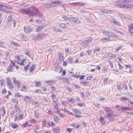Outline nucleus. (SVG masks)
Instances as JSON below:
<instances>
[{"label":"nucleus","instance_id":"nucleus-1","mask_svg":"<svg viewBox=\"0 0 133 133\" xmlns=\"http://www.w3.org/2000/svg\"><path fill=\"white\" fill-rule=\"evenodd\" d=\"M68 19L70 22H72L76 24H80V21L77 18L74 17H70L68 18Z\"/></svg>","mask_w":133,"mask_h":133},{"label":"nucleus","instance_id":"nucleus-2","mask_svg":"<svg viewBox=\"0 0 133 133\" xmlns=\"http://www.w3.org/2000/svg\"><path fill=\"white\" fill-rule=\"evenodd\" d=\"M46 35L43 33H38L34 37V38L36 39H43L46 36Z\"/></svg>","mask_w":133,"mask_h":133},{"label":"nucleus","instance_id":"nucleus-3","mask_svg":"<svg viewBox=\"0 0 133 133\" xmlns=\"http://www.w3.org/2000/svg\"><path fill=\"white\" fill-rule=\"evenodd\" d=\"M24 31L26 33H29L32 31L30 27L29 26H27L24 27Z\"/></svg>","mask_w":133,"mask_h":133},{"label":"nucleus","instance_id":"nucleus-4","mask_svg":"<svg viewBox=\"0 0 133 133\" xmlns=\"http://www.w3.org/2000/svg\"><path fill=\"white\" fill-rule=\"evenodd\" d=\"M46 24L38 26L36 28V31L37 32H39L42 30L43 28L46 27Z\"/></svg>","mask_w":133,"mask_h":133},{"label":"nucleus","instance_id":"nucleus-5","mask_svg":"<svg viewBox=\"0 0 133 133\" xmlns=\"http://www.w3.org/2000/svg\"><path fill=\"white\" fill-rule=\"evenodd\" d=\"M128 31L130 34L133 35V24H131L129 26Z\"/></svg>","mask_w":133,"mask_h":133},{"label":"nucleus","instance_id":"nucleus-6","mask_svg":"<svg viewBox=\"0 0 133 133\" xmlns=\"http://www.w3.org/2000/svg\"><path fill=\"white\" fill-rule=\"evenodd\" d=\"M61 3L62 2L61 1H56L55 0L54 1H52L50 3L48 4L50 5H52L53 6H55L54 5V4H58Z\"/></svg>","mask_w":133,"mask_h":133},{"label":"nucleus","instance_id":"nucleus-7","mask_svg":"<svg viewBox=\"0 0 133 133\" xmlns=\"http://www.w3.org/2000/svg\"><path fill=\"white\" fill-rule=\"evenodd\" d=\"M93 40V38H90L89 39H88L84 41L83 43V44H88L90 43Z\"/></svg>","mask_w":133,"mask_h":133},{"label":"nucleus","instance_id":"nucleus-8","mask_svg":"<svg viewBox=\"0 0 133 133\" xmlns=\"http://www.w3.org/2000/svg\"><path fill=\"white\" fill-rule=\"evenodd\" d=\"M61 110L63 111L64 112L67 113V114H70V115H73L72 113L70 112V111L68 110L67 109H65V108L63 109H62Z\"/></svg>","mask_w":133,"mask_h":133},{"label":"nucleus","instance_id":"nucleus-9","mask_svg":"<svg viewBox=\"0 0 133 133\" xmlns=\"http://www.w3.org/2000/svg\"><path fill=\"white\" fill-rule=\"evenodd\" d=\"M133 1V0H121L118 1V3H128Z\"/></svg>","mask_w":133,"mask_h":133},{"label":"nucleus","instance_id":"nucleus-10","mask_svg":"<svg viewBox=\"0 0 133 133\" xmlns=\"http://www.w3.org/2000/svg\"><path fill=\"white\" fill-rule=\"evenodd\" d=\"M19 11L22 14H27L28 13V11L25 9H23L19 10Z\"/></svg>","mask_w":133,"mask_h":133},{"label":"nucleus","instance_id":"nucleus-11","mask_svg":"<svg viewBox=\"0 0 133 133\" xmlns=\"http://www.w3.org/2000/svg\"><path fill=\"white\" fill-rule=\"evenodd\" d=\"M13 70V66L12 65L10 64L7 69V72H12Z\"/></svg>","mask_w":133,"mask_h":133},{"label":"nucleus","instance_id":"nucleus-12","mask_svg":"<svg viewBox=\"0 0 133 133\" xmlns=\"http://www.w3.org/2000/svg\"><path fill=\"white\" fill-rule=\"evenodd\" d=\"M68 101L70 103H73L75 102V101L74 99L71 98H67Z\"/></svg>","mask_w":133,"mask_h":133},{"label":"nucleus","instance_id":"nucleus-13","mask_svg":"<svg viewBox=\"0 0 133 133\" xmlns=\"http://www.w3.org/2000/svg\"><path fill=\"white\" fill-rule=\"evenodd\" d=\"M100 41L102 42L105 41L106 42H108L110 41V38L109 37L107 38H103L101 39H100Z\"/></svg>","mask_w":133,"mask_h":133},{"label":"nucleus","instance_id":"nucleus-14","mask_svg":"<svg viewBox=\"0 0 133 133\" xmlns=\"http://www.w3.org/2000/svg\"><path fill=\"white\" fill-rule=\"evenodd\" d=\"M102 32L104 34H105L108 36L110 37V33L106 31L103 30L102 31Z\"/></svg>","mask_w":133,"mask_h":133},{"label":"nucleus","instance_id":"nucleus-15","mask_svg":"<svg viewBox=\"0 0 133 133\" xmlns=\"http://www.w3.org/2000/svg\"><path fill=\"white\" fill-rule=\"evenodd\" d=\"M120 100L121 101H129V99L125 96L121 97L120 98Z\"/></svg>","mask_w":133,"mask_h":133},{"label":"nucleus","instance_id":"nucleus-16","mask_svg":"<svg viewBox=\"0 0 133 133\" xmlns=\"http://www.w3.org/2000/svg\"><path fill=\"white\" fill-rule=\"evenodd\" d=\"M104 110L107 113L112 112V111L109 108H104Z\"/></svg>","mask_w":133,"mask_h":133},{"label":"nucleus","instance_id":"nucleus-17","mask_svg":"<svg viewBox=\"0 0 133 133\" xmlns=\"http://www.w3.org/2000/svg\"><path fill=\"white\" fill-rule=\"evenodd\" d=\"M72 110L73 111L76 113L77 115H79L80 114L81 112L80 111H79L75 108L72 109Z\"/></svg>","mask_w":133,"mask_h":133},{"label":"nucleus","instance_id":"nucleus-18","mask_svg":"<svg viewBox=\"0 0 133 133\" xmlns=\"http://www.w3.org/2000/svg\"><path fill=\"white\" fill-rule=\"evenodd\" d=\"M34 113L35 116L36 118H39L40 116L39 115V114L36 111H35L34 112Z\"/></svg>","mask_w":133,"mask_h":133},{"label":"nucleus","instance_id":"nucleus-19","mask_svg":"<svg viewBox=\"0 0 133 133\" xmlns=\"http://www.w3.org/2000/svg\"><path fill=\"white\" fill-rule=\"evenodd\" d=\"M15 84L17 85L18 89H19L20 88L21 84L19 80H17V82L15 83Z\"/></svg>","mask_w":133,"mask_h":133},{"label":"nucleus","instance_id":"nucleus-20","mask_svg":"<svg viewBox=\"0 0 133 133\" xmlns=\"http://www.w3.org/2000/svg\"><path fill=\"white\" fill-rule=\"evenodd\" d=\"M25 52L26 54L29 56H31L30 54V53L29 50L27 49H26L25 50Z\"/></svg>","mask_w":133,"mask_h":133},{"label":"nucleus","instance_id":"nucleus-21","mask_svg":"<svg viewBox=\"0 0 133 133\" xmlns=\"http://www.w3.org/2000/svg\"><path fill=\"white\" fill-rule=\"evenodd\" d=\"M59 26H61V27L64 28H66V26L65 24L63 23H61L59 24Z\"/></svg>","mask_w":133,"mask_h":133},{"label":"nucleus","instance_id":"nucleus-22","mask_svg":"<svg viewBox=\"0 0 133 133\" xmlns=\"http://www.w3.org/2000/svg\"><path fill=\"white\" fill-rule=\"evenodd\" d=\"M81 83L84 86H88L89 84V82L88 81H83V82H81Z\"/></svg>","mask_w":133,"mask_h":133},{"label":"nucleus","instance_id":"nucleus-23","mask_svg":"<svg viewBox=\"0 0 133 133\" xmlns=\"http://www.w3.org/2000/svg\"><path fill=\"white\" fill-rule=\"evenodd\" d=\"M56 96L55 93L52 92L51 93V98L52 99L54 100L56 99Z\"/></svg>","mask_w":133,"mask_h":133},{"label":"nucleus","instance_id":"nucleus-24","mask_svg":"<svg viewBox=\"0 0 133 133\" xmlns=\"http://www.w3.org/2000/svg\"><path fill=\"white\" fill-rule=\"evenodd\" d=\"M32 104L34 105H36L37 107H38L39 106L38 103L36 101H34L32 102Z\"/></svg>","mask_w":133,"mask_h":133},{"label":"nucleus","instance_id":"nucleus-25","mask_svg":"<svg viewBox=\"0 0 133 133\" xmlns=\"http://www.w3.org/2000/svg\"><path fill=\"white\" fill-rule=\"evenodd\" d=\"M27 90V87L25 85H23L21 88V90L23 91H25Z\"/></svg>","mask_w":133,"mask_h":133},{"label":"nucleus","instance_id":"nucleus-26","mask_svg":"<svg viewBox=\"0 0 133 133\" xmlns=\"http://www.w3.org/2000/svg\"><path fill=\"white\" fill-rule=\"evenodd\" d=\"M63 77V78L61 77V78L63 79L64 82L67 83H69V79L68 78L65 77Z\"/></svg>","mask_w":133,"mask_h":133},{"label":"nucleus","instance_id":"nucleus-27","mask_svg":"<svg viewBox=\"0 0 133 133\" xmlns=\"http://www.w3.org/2000/svg\"><path fill=\"white\" fill-rule=\"evenodd\" d=\"M11 126L12 128L15 129L17 127V125L16 124H12L11 125Z\"/></svg>","mask_w":133,"mask_h":133},{"label":"nucleus","instance_id":"nucleus-28","mask_svg":"<svg viewBox=\"0 0 133 133\" xmlns=\"http://www.w3.org/2000/svg\"><path fill=\"white\" fill-rule=\"evenodd\" d=\"M11 101L14 103H16L17 104H18V101L17 99L16 98H13L12 99Z\"/></svg>","mask_w":133,"mask_h":133},{"label":"nucleus","instance_id":"nucleus-29","mask_svg":"<svg viewBox=\"0 0 133 133\" xmlns=\"http://www.w3.org/2000/svg\"><path fill=\"white\" fill-rule=\"evenodd\" d=\"M116 5V6H117V7H119L120 8H128V7H126V6L125 5H124L123 6H122V5Z\"/></svg>","mask_w":133,"mask_h":133},{"label":"nucleus","instance_id":"nucleus-30","mask_svg":"<svg viewBox=\"0 0 133 133\" xmlns=\"http://www.w3.org/2000/svg\"><path fill=\"white\" fill-rule=\"evenodd\" d=\"M53 117L54 121L56 123L57 122L58 119L56 116L55 115H54L53 116Z\"/></svg>","mask_w":133,"mask_h":133},{"label":"nucleus","instance_id":"nucleus-31","mask_svg":"<svg viewBox=\"0 0 133 133\" xmlns=\"http://www.w3.org/2000/svg\"><path fill=\"white\" fill-rule=\"evenodd\" d=\"M15 97L17 98L23 97L22 96L20 95L19 93V92H16V93L15 95Z\"/></svg>","mask_w":133,"mask_h":133},{"label":"nucleus","instance_id":"nucleus-32","mask_svg":"<svg viewBox=\"0 0 133 133\" xmlns=\"http://www.w3.org/2000/svg\"><path fill=\"white\" fill-rule=\"evenodd\" d=\"M58 57L59 59L61 61L63 58V56L62 54L60 52H59L58 54Z\"/></svg>","mask_w":133,"mask_h":133},{"label":"nucleus","instance_id":"nucleus-33","mask_svg":"<svg viewBox=\"0 0 133 133\" xmlns=\"http://www.w3.org/2000/svg\"><path fill=\"white\" fill-rule=\"evenodd\" d=\"M14 107L15 108L16 111H18L20 110L19 107L18 106L17 104H15L14 105Z\"/></svg>","mask_w":133,"mask_h":133},{"label":"nucleus","instance_id":"nucleus-34","mask_svg":"<svg viewBox=\"0 0 133 133\" xmlns=\"http://www.w3.org/2000/svg\"><path fill=\"white\" fill-rule=\"evenodd\" d=\"M27 14L31 15V16H33L34 15V13L33 12V11H28V13H27Z\"/></svg>","mask_w":133,"mask_h":133},{"label":"nucleus","instance_id":"nucleus-35","mask_svg":"<svg viewBox=\"0 0 133 133\" xmlns=\"http://www.w3.org/2000/svg\"><path fill=\"white\" fill-rule=\"evenodd\" d=\"M7 84L10 88L12 89V88H13V85L11 82L8 83H7Z\"/></svg>","mask_w":133,"mask_h":133},{"label":"nucleus","instance_id":"nucleus-36","mask_svg":"<svg viewBox=\"0 0 133 133\" xmlns=\"http://www.w3.org/2000/svg\"><path fill=\"white\" fill-rule=\"evenodd\" d=\"M5 8L4 5L2 4L0 5V10L2 11H4V8Z\"/></svg>","mask_w":133,"mask_h":133},{"label":"nucleus","instance_id":"nucleus-37","mask_svg":"<svg viewBox=\"0 0 133 133\" xmlns=\"http://www.w3.org/2000/svg\"><path fill=\"white\" fill-rule=\"evenodd\" d=\"M48 124L49 125L51 126H55V124L53 122H48Z\"/></svg>","mask_w":133,"mask_h":133},{"label":"nucleus","instance_id":"nucleus-38","mask_svg":"<svg viewBox=\"0 0 133 133\" xmlns=\"http://www.w3.org/2000/svg\"><path fill=\"white\" fill-rule=\"evenodd\" d=\"M4 42L3 41H0V47H5Z\"/></svg>","mask_w":133,"mask_h":133},{"label":"nucleus","instance_id":"nucleus-39","mask_svg":"<svg viewBox=\"0 0 133 133\" xmlns=\"http://www.w3.org/2000/svg\"><path fill=\"white\" fill-rule=\"evenodd\" d=\"M29 62V64H28L27 65L26 67H25L24 70L26 71H27L28 70V69L30 67V66H29V65L30 63V62Z\"/></svg>","mask_w":133,"mask_h":133},{"label":"nucleus","instance_id":"nucleus-40","mask_svg":"<svg viewBox=\"0 0 133 133\" xmlns=\"http://www.w3.org/2000/svg\"><path fill=\"white\" fill-rule=\"evenodd\" d=\"M113 23L117 26H120V22H117L116 20Z\"/></svg>","mask_w":133,"mask_h":133},{"label":"nucleus","instance_id":"nucleus-41","mask_svg":"<svg viewBox=\"0 0 133 133\" xmlns=\"http://www.w3.org/2000/svg\"><path fill=\"white\" fill-rule=\"evenodd\" d=\"M35 83L36 85V86H38L39 85H40L41 84V83L40 81H36L35 82Z\"/></svg>","mask_w":133,"mask_h":133},{"label":"nucleus","instance_id":"nucleus-42","mask_svg":"<svg viewBox=\"0 0 133 133\" xmlns=\"http://www.w3.org/2000/svg\"><path fill=\"white\" fill-rule=\"evenodd\" d=\"M12 15H10L9 16H8V18L7 20H8L9 21H11L12 20Z\"/></svg>","mask_w":133,"mask_h":133},{"label":"nucleus","instance_id":"nucleus-43","mask_svg":"<svg viewBox=\"0 0 133 133\" xmlns=\"http://www.w3.org/2000/svg\"><path fill=\"white\" fill-rule=\"evenodd\" d=\"M53 30L56 31H58V32H61V30L58 29V28L56 27H54L53 28Z\"/></svg>","mask_w":133,"mask_h":133},{"label":"nucleus","instance_id":"nucleus-44","mask_svg":"<svg viewBox=\"0 0 133 133\" xmlns=\"http://www.w3.org/2000/svg\"><path fill=\"white\" fill-rule=\"evenodd\" d=\"M100 50V48L99 47H96V48L94 49L93 52L94 53H95V52H96V51H97L98 52H99Z\"/></svg>","mask_w":133,"mask_h":133},{"label":"nucleus","instance_id":"nucleus-45","mask_svg":"<svg viewBox=\"0 0 133 133\" xmlns=\"http://www.w3.org/2000/svg\"><path fill=\"white\" fill-rule=\"evenodd\" d=\"M30 121L32 123H36L37 122L34 119H31L30 120Z\"/></svg>","mask_w":133,"mask_h":133},{"label":"nucleus","instance_id":"nucleus-46","mask_svg":"<svg viewBox=\"0 0 133 133\" xmlns=\"http://www.w3.org/2000/svg\"><path fill=\"white\" fill-rule=\"evenodd\" d=\"M123 47V45H119V46L118 48H116V51H118V50L121 49V48Z\"/></svg>","mask_w":133,"mask_h":133},{"label":"nucleus","instance_id":"nucleus-47","mask_svg":"<svg viewBox=\"0 0 133 133\" xmlns=\"http://www.w3.org/2000/svg\"><path fill=\"white\" fill-rule=\"evenodd\" d=\"M53 131L55 133H58L59 132V129L57 128L54 129L53 130Z\"/></svg>","mask_w":133,"mask_h":133},{"label":"nucleus","instance_id":"nucleus-48","mask_svg":"<svg viewBox=\"0 0 133 133\" xmlns=\"http://www.w3.org/2000/svg\"><path fill=\"white\" fill-rule=\"evenodd\" d=\"M121 108L123 110H127L129 109V108L125 107H121Z\"/></svg>","mask_w":133,"mask_h":133},{"label":"nucleus","instance_id":"nucleus-49","mask_svg":"<svg viewBox=\"0 0 133 133\" xmlns=\"http://www.w3.org/2000/svg\"><path fill=\"white\" fill-rule=\"evenodd\" d=\"M110 21L111 22H112L113 23H114V22L115 21H116L115 19L114 18V17H111L110 19Z\"/></svg>","mask_w":133,"mask_h":133},{"label":"nucleus","instance_id":"nucleus-50","mask_svg":"<svg viewBox=\"0 0 133 133\" xmlns=\"http://www.w3.org/2000/svg\"><path fill=\"white\" fill-rule=\"evenodd\" d=\"M72 85L76 89H79L80 88L79 86L75 84H73Z\"/></svg>","mask_w":133,"mask_h":133},{"label":"nucleus","instance_id":"nucleus-51","mask_svg":"<svg viewBox=\"0 0 133 133\" xmlns=\"http://www.w3.org/2000/svg\"><path fill=\"white\" fill-rule=\"evenodd\" d=\"M111 33V34H110V37H117V36H116V35L115 34L113 33Z\"/></svg>","mask_w":133,"mask_h":133},{"label":"nucleus","instance_id":"nucleus-52","mask_svg":"<svg viewBox=\"0 0 133 133\" xmlns=\"http://www.w3.org/2000/svg\"><path fill=\"white\" fill-rule=\"evenodd\" d=\"M108 54H109L110 55V56H109V58H114L115 56V55L114 54H111L110 53H108Z\"/></svg>","mask_w":133,"mask_h":133},{"label":"nucleus","instance_id":"nucleus-53","mask_svg":"<svg viewBox=\"0 0 133 133\" xmlns=\"http://www.w3.org/2000/svg\"><path fill=\"white\" fill-rule=\"evenodd\" d=\"M12 81L13 83L14 84H15L17 82L16 78L15 77H12Z\"/></svg>","mask_w":133,"mask_h":133},{"label":"nucleus","instance_id":"nucleus-54","mask_svg":"<svg viewBox=\"0 0 133 133\" xmlns=\"http://www.w3.org/2000/svg\"><path fill=\"white\" fill-rule=\"evenodd\" d=\"M4 7L5 8H6V9H11L12 8V7L10 6H8V5H6V6L4 5Z\"/></svg>","mask_w":133,"mask_h":133},{"label":"nucleus","instance_id":"nucleus-55","mask_svg":"<svg viewBox=\"0 0 133 133\" xmlns=\"http://www.w3.org/2000/svg\"><path fill=\"white\" fill-rule=\"evenodd\" d=\"M81 2H78L75 3V5H76L78 6L81 5H84L83 4L81 3Z\"/></svg>","mask_w":133,"mask_h":133},{"label":"nucleus","instance_id":"nucleus-56","mask_svg":"<svg viewBox=\"0 0 133 133\" xmlns=\"http://www.w3.org/2000/svg\"><path fill=\"white\" fill-rule=\"evenodd\" d=\"M23 114H20L19 116V118L20 119H22L23 118Z\"/></svg>","mask_w":133,"mask_h":133},{"label":"nucleus","instance_id":"nucleus-57","mask_svg":"<svg viewBox=\"0 0 133 133\" xmlns=\"http://www.w3.org/2000/svg\"><path fill=\"white\" fill-rule=\"evenodd\" d=\"M35 67V66L34 65H33L30 68V71L31 72L34 69V67Z\"/></svg>","mask_w":133,"mask_h":133},{"label":"nucleus","instance_id":"nucleus-58","mask_svg":"<svg viewBox=\"0 0 133 133\" xmlns=\"http://www.w3.org/2000/svg\"><path fill=\"white\" fill-rule=\"evenodd\" d=\"M112 113V112H109L108 113H107L106 115V116L108 118L110 117L111 116V114Z\"/></svg>","mask_w":133,"mask_h":133},{"label":"nucleus","instance_id":"nucleus-59","mask_svg":"<svg viewBox=\"0 0 133 133\" xmlns=\"http://www.w3.org/2000/svg\"><path fill=\"white\" fill-rule=\"evenodd\" d=\"M114 31L116 32H117L118 33H119L120 34H121L122 33V32L120 31L119 30H118L117 29H115L114 30Z\"/></svg>","mask_w":133,"mask_h":133},{"label":"nucleus","instance_id":"nucleus-60","mask_svg":"<svg viewBox=\"0 0 133 133\" xmlns=\"http://www.w3.org/2000/svg\"><path fill=\"white\" fill-rule=\"evenodd\" d=\"M62 18L65 20H67L68 19V18L65 15H63L62 16Z\"/></svg>","mask_w":133,"mask_h":133},{"label":"nucleus","instance_id":"nucleus-61","mask_svg":"<svg viewBox=\"0 0 133 133\" xmlns=\"http://www.w3.org/2000/svg\"><path fill=\"white\" fill-rule=\"evenodd\" d=\"M11 43L13 45H14L16 46H18V44L16 43L15 42H14L13 41L11 42Z\"/></svg>","mask_w":133,"mask_h":133},{"label":"nucleus","instance_id":"nucleus-62","mask_svg":"<svg viewBox=\"0 0 133 133\" xmlns=\"http://www.w3.org/2000/svg\"><path fill=\"white\" fill-rule=\"evenodd\" d=\"M16 62L18 64L22 65H24V64L23 62H19L16 61Z\"/></svg>","mask_w":133,"mask_h":133},{"label":"nucleus","instance_id":"nucleus-63","mask_svg":"<svg viewBox=\"0 0 133 133\" xmlns=\"http://www.w3.org/2000/svg\"><path fill=\"white\" fill-rule=\"evenodd\" d=\"M16 20L14 19L13 20V22L14 24V26H15L16 25Z\"/></svg>","mask_w":133,"mask_h":133},{"label":"nucleus","instance_id":"nucleus-64","mask_svg":"<svg viewBox=\"0 0 133 133\" xmlns=\"http://www.w3.org/2000/svg\"><path fill=\"white\" fill-rule=\"evenodd\" d=\"M39 12V11L38 10V9H37V10L35 11L34 13V15H37Z\"/></svg>","mask_w":133,"mask_h":133}]
</instances>
